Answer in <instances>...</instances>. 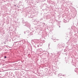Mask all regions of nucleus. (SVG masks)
I'll return each mask as SVG.
<instances>
[{"label": "nucleus", "mask_w": 78, "mask_h": 78, "mask_svg": "<svg viewBox=\"0 0 78 78\" xmlns=\"http://www.w3.org/2000/svg\"><path fill=\"white\" fill-rule=\"evenodd\" d=\"M5 58H6V56H5Z\"/></svg>", "instance_id": "obj_1"}, {"label": "nucleus", "mask_w": 78, "mask_h": 78, "mask_svg": "<svg viewBox=\"0 0 78 78\" xmlns=\"http://www.w3.org/2000/svg\"><path fill=\"white\" fill-rule=\"evenodd\" d=\"M15 6H16V5H15Z\"/></svg>", "instance_id": "obj_2"}, {"label": "nucleus", "mask_w": 78, "mask_h": 78, "mask_svg": "<svg viewBox=\"0 0 78 78\" xmlns=\"http://www.w3.org/2000/svg\"><path fill=\"white\" fill-rule=\"evenodd\" d=\"M4 44H5V43H4Z\"/></svg>", "instance_id": "obj_3"}]
</instances>
